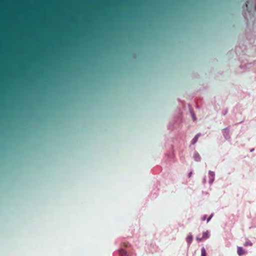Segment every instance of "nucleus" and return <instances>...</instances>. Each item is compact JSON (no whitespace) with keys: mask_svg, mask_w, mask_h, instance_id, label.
<instances>
[{"mask_svg":"<svg viewBox=\"0 0 256 256\" xmlns=\"http://www.w3.org/2000/svg\"><path fill=\"white\" fill-rule=\"evenodd\" d=\"M209 236H210L209 232L208 231H206L203 233V236H202V238H203L204 240H206V239H207L208 238Z\"/></svg>","mask_w":256,"mask_h":256,"instance_id":"obj_4","label":"nucleus"},{"mask_svg":"<svg viewBox=\"0 0 256 256\" xmlns=\"http://www.w3.org/2000/svg\"><path fill=\"white\" fill-rule=\"evenodd\" d=\"M193 116V118H194V120H195V116Z\"/></svg>","mask_w":256,"mask_h":256,"instance_id":"obj_13","label":"nucleus"},{"mask_svg":"<svg viewBox=\"0 0 256 256\" xmlns=\"http://www.w3.org/2000/svg\"><path fill=\"white\" fill-rule=\"evenodd\" d=\"M192 172H190L188 174V178H190L191 176H192Z\"/></svg>","mask_w":256,"mask_h":256,"instance_id":"obj_11","label":"nucleus"},{"mask_svg":"<svg viewBox=\"0 0 256 256\" xmlns=\"http://www.w3.org/2000/svg\"><path fill=\"white\" fill-rule=\"evenodd\" d=\"M192 240V236H188L187 238V241L188 243H190Z\"/></svg>","mask_w":256,"mask_h":256,"instance_id":"obj_8","label":"nucleus"},{"mask_svg":"<svg viewBox=\"0 0 256 256\" xmlns=\"http://www.w3.org/2000/svg\"><path fill=\"white\" fill-rule=\"evenodd\" d=\"M212 216H213L212 214H211V215L208 218V220H207V222H208L210 220V219H211V218H212Z\"/></svg>","mask_w":256,"mask_h":256,"instance_id":"obj_10","label":"nucleus"},{"mask_svg":"<svg viewBox=\"0 0 256 256\" xmlns=\"http://www.w3.org/2000/svg\"><path fill=\"white\" fill-rule=\"evenodd\" d=\"M196 240H198V241H202L204 240L203 238L202 237V238H200L198 236H197L196 237Z\"/></svg>","mask_w":256,"mask_h":256,"instance_id":"obj_9","label":"nucleus"},{"mask_svg":"<svg viewBox=\"0 0 256 256\" xmlns=\"http://www.w3.org/2000/svg\"><path fill=\"white\" fill-rule=\"evenodd\" d=\"M200 136V134H197L194 137V138L192 140V142H191L192 144H196V142L198 141V140Z\"/></svg>","mask_w":256,"mask_h":256,"instance_id":"obj_3","label":"nucleus"},{"mask_svg":"<svg viewBox=\"0 0 256 256\" xmlns=\"http://www.w3.org/2000/svg\"><path fill=\"white\" fill-rule=\"evenodd\" d=\"M209 175V183L212 184L214 180V173L213 172L210 171L208 172Z\"/></svg>","mask_w":256,"mask_h":256,"instance_id":"obj_1","label":"nucleus"},{"mask_svg":"<svg viewBox=\"0 0 256 256\" xmlns=\"http://www.w3.org/2000/svg\"><path fill=\"white\" fill-rule=\"evenodd\" d=\"M246 7H247V6H248V5H247V4H246Z\"/></svg>","mask_w":256,"mask_h":256,"instance_id":"obj_14","label":"nucleus"},{"mask_svg":"<svg viewBox=\"0 0 256 256\" xmlns=\"http://www.w3.org/2000/svg\"><path fill=\"white\" fill-rule=\"evenodd\" d=\"M194 159H195V160H196V161L199 160H200V156H199V154H195V155H194Z\"/></svg>","mask_w":256,"mask_h":256,"instance_id":"obj_7","label":"nucleus"},{"mask_svg":"<svg viewBox=\"0 0 256 256\" xmlns=\"http://www.w3.org/2000/svg\"><path fill=\"white\" fill-rule=\"evenodd\" d=\"M120 254L121 256H126V252L124 250H121L120 252Z\"/></svg>","mask_w":256,"mask_h":256,"instance_id":"obj_5","label":"nucleus"},{"mask_svg":"<svg viewBox=\"0 0 256 256\" xmlns=\"http://www.w3.org/2000/svg\"><path fill=\"white\" fill-rule=\"evenodd\" d=\"M206 251L204 248H202L201 250V256H206Z\"/></svg>","mask_w":256,"mask_h":256,"instance_id":"obj_6","label":"nucleus"},{"mask_svg":"<svg viewBox=\"0 0 256 256\" xmlns=\"http://www.w3.org/2000/svg\"><path fill=\"white\" fill-rule=\"evenodd\" d=\"M237 252L240 256H241L246 253L243 248L240 246L238 247Z\"/></svg>","mask_w":256,"mask_h":256,"instance_id":"obj_2","label":"nucleus"},{"mask_svg":"<svg viewBox=\"0 0 256 256\" xmlns=\"http://www.w3.org/2000/svg\"><path fill=\"white\" fill-rule=\"evenodd\" d=\"M206 216H204L203 217V218H202V220H206Z\"/></svg>","mask_w":256,"mask_h":256,"instance_id":"obj_12","label":"nucleus"}]
</instances>
